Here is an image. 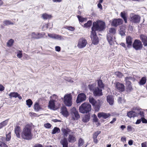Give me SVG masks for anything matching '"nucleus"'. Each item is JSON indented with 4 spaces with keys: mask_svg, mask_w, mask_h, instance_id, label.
Returning a JSON list of instances; mask_svg holds the SVG:
<instances>
[{
    "mask_svg": "<svg viewBox=\"0 0 147 147\" xmlns=\"http://www.w3.org/2000/svg\"><path fill=\"white\" fill-rule=\"evenodd\" d=\"M49 103V107L52 110H55L60 106V100L56 95L53 94L50 97Z\"/></svg>",
    "mask_w": 147,
    "mask_h": 147,
    "instance_id": "nucleus-1",
    "label": "nucleus"
},
{
    "mask_svg": "<svg viewBox=\"0 0 147 147\" xmlns=\"http://www.w3.org/2000/svg\"><path fill=\"white\" fill-rule=\"evenodd\" d=\"M127 115L130 118L136 117L142 118L144 116V112L141 109L134 107L132 111L127 112Z\"/></svg>",
    "mask_w": 147,
    "mask_h": 147,
    "instance_id": "nucleus-2",
    "label": "nucleus"
},
{
    "mask_svg": "<svg viewBox=\"0 0 147 147\" xmlns=\"http://www.w3.org/2000/svg\"><path fill=\"white\" fill-rule=\"evenodd\" d=\"M31 127L29 125H27L23 129L21 133L22 138L27 140L30 139L32 136L31 132Z\"/></svg>",
    "mask_w": 147,
    "mask_h": 147,
    "instance_id": "nucleus-3",
    "label": "nucleus"
},
{
    "mask_svg": "<svg viewBox=\"0 0 147 147\" xmlns=\"http://www.w3.org/2000/svg\"><path fill=\"white\" fill-rule=\"evenodd\" d=\"M105 28V22L102 21L98 20L93 22L92 30L95 32L97 30L101 31L103 30Z\"/></svg>",
    "mask_w": 147,
    "mask_h": 147,
    "instance_id": "nucleus-4",
    "label": "nucleus"
},
{
    "mask_svg": "<svg viewBox=\"0 0 147 147\" xmlns=\"http://www.w3.org/2000/svg\"><path fill=\"white\" fill-rule=\"evenodd\" d=\"M91 106L88 102H84L79 107V111L82 113H87L91 111Z\"/></svg>",
    "mask_w": 147,
    "mask_h": 147,
    "instance_id": "nucleus-5",
    "label": "nucleus"
},
{
    "mask_svg": "<svg viewBox=\"0 0 147 147\" xmlns=\"http://www.w3.org/2000/svg\"><path fill=\"white\" fill-rule=\"evenodd\" d=\"M63 102L65 105L68 107L72 104V97L71 94H67L63 97Z\"/></svg>",
    "mask_w": 147,
    "mask_h": 147,
    "instance_id": "nucleus-6",
    "label": "nucleus"
},
{
    "mask_svg": "<svg viewBox=\"0 0 147 147\" xmlns=\"http://www.w3.org/2000/svg\"><path fill=\"white\" fill-rule=\"evenodd\" d=\"M108 32L107 35V40L111 45H112L113 44V41L114 40V38L111 37V34H114L116 32V30L115 28H111L108 29Z\"/></svg>",
    "mask_w": 147,
    "mask_h": 147,
    "instance_id": "nucleus-7",
    "label": "nucleus"
},
{
    "mask_svg": "<svg viewBox=\"0 0 147 147\" xmlns=\"http://www.w3.org/2000/svg\"><path fill=\"white\" fill-rule=\"evenodd\" d=\"M71 120H76L80 117L78 112L75 107H73L71 109Z\"/></svg>",
    "mask_w": 147,
    "mask_h": 147,
    "instance_id": "nucleus-8",
    "label": "nucleus"
},
{
    "mask_svg": "<svg viewBox=\"0 0 147 147\" xmlns=\"http://www.w3.org/2000/svg\"><path fill=\"white\" fill-rule=\"evenodd\" d=\"M133 47L136 50L142 49L143 45L141 42L138 40H135L133 44Z\"/></svg>",
    "mask_w": 147,
    "mask_h": 147,
    "instance_id": "nucleus-9",
    "label": "nucleus"
},
{
    "mask_svg": "<svg viewBox=\"0 0 147 147\" xmlns=\"http://www.w3.org/2000/svg\"><path fill=\"white\" fill-rule=\"evenodd\" d=\"M87 43L86 40L85 38H82L78 40L77 47L79 49H82L86 46Z\"/></svg>",
    "mask_w": 147,
    "mask_h": 147,
    "instance_id": "nucleus-10",
    "label": "nucleus"
},
{
    "mask_svg": "<svg viewBox=\"0 0 147 147\" xmlns=\"http://www.w3.org/2000/svg\"><path fill=\"white\" fill-rule=\"evenodd\" d=\"M86 99V95L84 93H80L78 95L76 102L78 104L81 103L85 100Z\"/></svg>",
    "mask_w": 147,
    "mask_h": 147,
    "instance_id": "nucleus-11",
    "label": "nucleus"
},
{
    "mask_svg": "<svg viewBox=\"0 0 147 147\" xmlns=\"http://www.w3.org/2000/svg\"><path fill=\"white\" fill-rule=\"evenodd\" d=\"M90 37L92 41V43L94 45H97L98 42V38L96 35V32L92 31Z\"/></svg>",
    "mask_w": 147,
    "mask_h": 147,
    "instance_id": "nucleus-12",
    "label": "nucleus"
},
{
    "mask_svg": "<svg viewBox=\"0 0 147 147\" xmlns=\"http://www.w3.org/2000/svg\"><path fill=\"white\" fill-rule=\"evenodd\" d=\"M115 84V87L117 90L121 92L124 90L125 86L123 84L119 82H116Z\"/></svg>",
    "mask_w": 147,
    "mask_h": 147,
    "instance_id": "nucleus-13",
    "label": "nucleus"
},
{
    "mask_svg": "<svg viewBox=\"0 0 147 147\" xmlns=\"http://www.w3.org/2000/svg\"><path fill=\"white\" fill-rule=\"evenodd\" d=\"M93 94L96 96H102V89L96 87L94 90Z\"/></svg>",
    "mask_w": 147,
    "mask_h": 147,
    "instance_id": "nucleus-14",
    "label": "nucleus"
},
{
    "mask_svg": "<svg viewBox=\"0 0 147 147\" xmlns=\"http://www.w3.org/2000/svg\"><path fill=\"white\" fill-rule=\"evenodd\" d=\"M123 20L121 19H114L112 22L111 25L114 26H117L122 24Z\"/></svg>",
    "mask_w": 147,
    "mask_h": 147,
    "instance_id": "nucleus-15",
    "label": "nucleus"
},
{
    "mask_svg": "<svg viewBox=\"0 0 147 147\" xmlns=\"http://www.w3.org/2000/svg\"><path fill=\"white\" fill-rule=\"evenodd\" d=\"M130 17L131 20L134 23H138L140 21V17L139 16L131 14Z\"/></svg>",
    "mask_w": 147,
    "mask_h": 147,
    "instance_id": "nucleus-16",
    "label": "nucleus"
},
{
    "mask_svg": "<svg viewBox=\"0 0 147 147\" xmlns=\"http://www.w3.org/2000/svg\"><path fill=\"white\" fill-rule=\"evenodd\" d=\"M63 135L67 137L68 134H70L71 133H74L75 132L73 130H71L68 128H62L61 130Z\"/></svg>",
    "mask_w": 147,
    "mask_h": 147,
    "instance_id": "nucleus-17",
    "label": "nucleus"
},
{
    "mask_svg": "<svg viewBox=\"0 0 147 147\" xmlns=\"http://www.w3.org/2000/svg\"><path fill=\"white\" fill-rule=\"evenodd\" d=\"M74 133H71L69 134L68 140L69 142L74 143L76 141V138L75 136L74 135Z\"/></svg>",
    "mask_w": 147,
    "mask_h": 147,
    "instance_id": "nucleus-18",
    "label": "nucleus"
},
{
    "mask_svg": "<svg viewBox=\"0 0 147 147\" xmlns=\"http://www.w3.org/2000/svg\"><path fill=\"white\" fill-rule=\"evenodd\" d=\"M111 116V114L109 113H106L103 112L98 113V116L99 118L103 117L105 119L108 118Z\"/></svg>",
    "mask_w": 147,
    "mask_h": 147,
    "instance_id": "nucleus-19",
    "label": "nucleus"
},
{
    "mask_svg": "<svg viewBox=\"0 0 147 147\" xmlns=\"http://www.w3.org/2000/svg\"><path fill=\"white\" fill-rule=\"evenodd\" d=\"M140 39L142 40L145 46H147V37L146 36L143 34H141L140 36Z\"/></svg>",
    "mask_w": 147,
    "mask_h": 147,
    "instance_id": "nucleus-20",
    "label": "nucleus"
},
{
    "mask_svg": "<svg viewBox=\"0 0 147 147\" xmlns=\"http://www.w3.org/2000/svg\"><path fill=\"white\" fill-rule=\"evenodd\" d=\"M61 144L62 145V147H68V142L67 138H63L60 141Z\"/></svg>",
    "mask_w": 147,
    "mask_h": 147,
    "instance_id": "nucleus-21",
    "label": "nucleus"
},
{
    "mask_svg": "<svg viewBox=\"0 0 147 147\" xmlns=\"http://www.w3.org/2000/svg\"><path fill=\"white\" fill-rule=\"evenodd\" d=\"M126 43L127 44V47L129 48L131 47L132 44V38L130 36L126 37Z\"/></svg>",
    "mask_w": 147,
    "mask_h": 147,
    "instance_id": "nucleus-22",
    "label": "nucleus"
},
{
    "mask_svg": "<svg viewBox=\"0 0 147 147\" xmlns=\"http://www.w3.org/2000/svg\"><path fill=\"white\" fill-rule=\"evenodd\" d=\"M14 131L16 136L18 138H20V133L21 132L20 127L18 126H16L15 128Z\"/></svg>",
    "mask_w": 147,
    "mask_h": 147,
    "instance_id": "nucleus-23",
    "label": "nucleus"
},
{
    "mask_svg": "<svg viewBox=\"0 0 147 147\" xmlns=\"http://www.w3.org/2000/svg\"><path fill=\"white\" fill-rule=\"evenodd\" d=\"M48 35L49 37L53 39H61V36L59 35L48 33Z\"/></svg>",
    "mask_w": 147,
    "mask_h": 147,
    "instance_id": "nucleus-24",
    "label": "nucleus"
},
{
    "mask_svg": "<svg viewBox=\"0 0 147 147\" xmlns=\"http://www.w3.org/2000/svg\"><path fill=\"white\" fill-rule=\"evenodd\" d=\"M107 101L111 105H112L114 103V98L112 96L109 95L107 97Z\"/></svg>",
    "mask_w": 147,
    "mask_h": 147,
    "instance_id": "nucleus-25",
    "label": "nucleus"
},
{
    "mask_svg": "<svg viewBox=\"0 0 147 147\" xmlns=\"http://www.w3.org/2000/svg\"><path fill=\"white\" fill-rule=\"evenodd\" d=\"M127 13L125 11H123L121 13V17L124 19L125 22V23L127 22Z\"/></svg>",
    "mask_w": 147,
    "mask_h": 147,
    "instance_id": "nucleus-26",
    "label": "nucleus"
},
{
    "mask_svg": "<svg viewBox=\"0 0 147 147\" xmlns=\"http://www.w3.org/2000/svg\"><path fill=\"white\" fill-rule=\"evenodd\" d=\"M32 38H33L38 39L42 37L41 34L39 33H37L36 34L34 32H33L31 34Z\"/></svg>",
    "mask_w": 147,
    "mask_h": 147,
    "instance_id": "nucleus-27",
    "label": "nucleus"
},
{
    "mask_svg": "<svg viewBox=\"0 0 147 147\" xmlns=\"http://www.w3.org/2000/svg\"><path fill=\"white\" fill-rule=\"evenodd\" d=\"M102 104V102L99 100L96 101L93 106L99 109Z\"/></svg>",
    "mask_w": 147,
    "mask_h": 147,
    "instance_id": "nucleus-28",
    "label": "nucleus"
},
{
    "mask_svg": "<svg viewBox=\"0 0 147 147\" xmlns=\"http://www.w3.org/2000/svg\"><path fill=\"white\" fill-rule=\"evenodd\" d=\"M34 110L37 111H38L39 110L41 109V108L38 103L37 102L35 103L34 106Z\"/></svg>",
    "mask_w": 147,
    "mask_h": 147,
    "instance_id": "nucleus-29",
    "label": "nucleus"
},
{
    "mask_svg": "<svg viewBox=\"0 0 147 147\" xmlns=\"http://www.w3.org/2000/svg\"><path fill=\"white\" fill-rule=\"evenodd\" d=\"M146 77H143L139 82V84L140 85H144L146 82Z\"/></svg>",
    "mask_w": 147,
    "mask_h": 147,
    "instance_id": "nucleus-30",
    "label": "nucleus"
},
{
    "mask_svg": "<svg viewBox=\"0 0 147 147\" xmlns=\"http://www.w3.org/2000/svg\"><path fill=\"white\" fill-rule=\"evenodd\" d=\"M97 81L98 82V86L99 88L102 89L104 88V84L102 82L101 80H97Z\"/></svg>",
    "mask_w": 147,
    "mask_h": 147,
    "instance_id": "nucleus-31",
    "label": "nucleus"
},
{
    "mask_svg": "<svg viewBox=\"0 0 147 147\" xmlns=\"http://www.w3.org/2000/svg\"><path fill=\"white\" fill-rule=\"evenodd\" d=\"M60 129L57 127H55L52 130L51 133L52 134H54L56 133H58L60 132Z\"/></svg>",
    "mask_w": 147,
    "mask_h": 147,
    "instance_id": "nucleus-32",
    "label": "nucleus"
},
{
    "mask_svg": "<svg viewBox=\"0 0 147 147\" xmlns=\"http://www.w3.org/2000/svg\"><path fill=\"white\" fill-rule=\"evenodd\" d=\"M61 113L65 117H67L68 115V112L64 108L62 109Z\"/></svg>",
    "mask_w": 147,
    "mask_h": 147,
    "instance_id": "nucleus-33",
    "label": "nucleus"
},
{
    "mask_svg": "<svg viewBox=\"0 0 147 147\" xmlns=\"http://www.w3.org/2000/svg\"><path fill=\"white\" fill-rule=\"evenodd\" d=\"M89 102L93 106L96 100L94 98L92 97V96H90L89 98Z\"/></svg>",
    "mask_w": 147,
    "mask_h": 147,
    "instance_id": "nucleus-34",
    "label": "nucleus"
},
{
    "mask_svg": "<svg viewBox=\"0 0 147 147\" xmlns=\"http://www.w3.org/2000/svg\"><path fill=\"white\" fill-rule=\"evenodd\" d=\"M126 81V85L127 88L130 90L132 89L131 83L129 81Z\"/></svg>",
    "mask_w": 147,
    "mask_h": 147,
    "instance_id": "nucleus-35",
    "label": "nucleus"
},
{
    "mask_svg": "<svg viewBox=\"0 0 147 147\" xmlns=\"http://www.w3.org/2000/svg\"><path fill=\"white\" fill-rule=\"evenodd\" d=\"M51 15L47 14L46 13L43 14L42 15V18L43 19L45 20L50 18H51Z\"/></svg>",
    "mask_w": 147,
    "mask_h": 147,
    "instance_id": "nucleus-36",
    "label": "nucleus"
},
{
    "mask_svg": "<svg viewBox=\"0 0 147 147\" xmlns=\"http://www.w3.org/2000/svg\"><path fill=\"white\" fill-rule=\"evenodd\" d=\"M92 24V22L91 21H88L87 22L84 24V26L86 28H88L90 27Z\"/></svg>",
    "mask_w": 147,
    "mask_h": 147,
    "instance_id": "nucleus-37",
    "label": "nucleus"
},
{
    "mask_svg": "<svg viewBox=\"0 0 147 147\" xmlns=\"http://www.w3.org/2000/svg\"><path fill=\"white\" fill-rule=\"evenodd\" d=\"M18 94L17 92H11L9 94V96L11 98L12 97L16 98Z\"/></svg>",
    "mask_w": 147,
    "mask_h": 147,
    "instance_id": "nucleus-38",
    "label": "nucleus"
},
{
    "mask_svg": "<svg viewBox=\"0 0 147 147\" xmlns=\"http://www.w3.org/2000/svg\"><path fill=\"white\" fill-rule=\"evenodd\" d=\"M26 105L28 106V107H30L33 103L32 101L30 99L26 100Z\"/></svg>",
    "mask_w": 147,
    "mask_h": 147,
    "instance_id": "nucleus-39",
    "label": "nucleus"
},
{
    "mask_svg": "<svg viewBox=\"0 0 147 147\" xmlns=\"http://www.w3.org/2000/svg\"><path fill=\"white\" fill-rule=\"evenodd\" d=\"M89 117L88 115H86L83 117L82 121L84 122H87L89 121Z\"/></svg>",
    "mask_w": 147,
    "mask_h": 147,
    "instance_id": "nucleus-40",
    "label": "nucleus"
},
{
    "mask_svg": "<svg viewBox=\"0 0 147 147\" xmlns=\"http://www.w3.org/2000/svg\"><path fill=\"white\" fill-rule=\"evenodd\" d=\"M119 33L121 35V36H123L125 34V27L124 28H121L119 31Z\"/></svg>",
    "mask_w": 147,
    "mask_h": 147,
    "instance_id": "nucleus-41",
    "label": "nucleus"
},
{
    "mask_svg": "<svg viewBox=\"0 0 147 147\" xmlns=\"http://www.w3.org/2000/svg\"><path fill=\"white\" fill-rule=\"evenodd\" d=\"M95 86L94 84H89L88 85V87L90 90H93L94 91V87Z\"/></svg>",
    "mask_w": 147,
    "mask_h": 147,
    "instance_id": "nucleus-42",
    "label": "nucleus"
},
{
    "mask_svg": "<svg viewBox=\"0 0 147 147\" xmlns=\"http://www.w3.org/2000/svg\"><path fill=\"white\" fill-rule=\"evenodd\" d=\"M77 17L79 21L80 22H82L85 21L86 20V18H83V17L78 15L77 16Z\"/></svg>",
    "mask_w": 147,
    "mask_h": 147,
    "instance_id": "nucleus-43",
    "label": "nucleus"
},
{
    "mask_svg": "<svg viewBox=\"0 0 147 147\" xmlns=\"http://www.w3.org/2000/svg\"><path fill=\"white\" fill-rule=\"evenodd\" d=\"M11 132H10L8 134H7L6 135V141H9L11 138Z\"/></svg>",
    "mask_w": 147,
    "mask_h": 147,
    "instance_id": "nucleus-44",
    "label": "nucleus"
},
{
    "mask_svg": "<svg viewBox=\"0 0 147 147\" xmlns=\"http://www.w3.org/2000/svg\"><path fill=\"white\" fill-rule=\"evenodd\" d=\"M127 130L129 132L134 131V128L130 125L128 126L127 127Z\"/></svg>",
    "mask_w": 147,
    "mask_h": 147,
    "instance_id": "nucleus-45",
    "label": "nucleus"
},
{
    "mask_svg": "<svg viewBox=\"0 0 147 147\" xmlns=\"http://www.w3.org/2000/svg\"><path fill=\"white\" fill-rule=\"evenodd\" d=\"M13 24V23L11 22L10 21L8 20H6L4 22V25H8Z\"/></svg>",
    "mask_w": 147,
    "mask_h": 147,
    "instance_id": "nucleus-46",
    "label": "nucleus"
},
{
    "mask_svg": "<svg viewBox=\"0 0 147 147\" xmlns=\"http://www.w3.org/2000/svg\"><path fill=\"white\" fill-rule=\"evenodd\" d=\"M14 40L12 39L8 41L7 43V45L8 46H12Z\"/></svg>",
    "mask_w": 147,
    "mask_h": 147,
    "instance_id": "nucleus-47",
    "label": "nucleus"
},
{
    "mask_svg": "<svg viewBox=\"0 0 147 147\" xmlns=\"http://www.w3.org/2000/svg\"><path fill=\"white\" fill-rule=\"evenodd\" d=\"M84 142L83 140L81 138H80L79 140V146H82L84 144Z\"/></svg>",
    "mask_w": 147,
    "mask_h": 147,
    "instance_id": "nucleus-48",
    "label": "nucleus"
},
{
    "mask_svg": "<svg viewBox=\"0 0 147 147\" xmlns=\"http://www.w3.org/2000/svg\"><path fill=\"white\" fill-rule=\"evenodd\" d=\"M100 131H98L94 133L93 135V138H97L98 135L100 133Z\"/></svg>",
    "mask_w": 147,
    "mask_h": 147,
    "instance_id": "nucleus-49",
    "label": "nucleus"
},
{
    "mask_svg": "<svg viewBox=\"0 0 147 147\" xmlns=\"http://www.w3.org/2000/svg\"><path fill=\"white\" fill-rule=\"evenodd\" d=\"M115 75L119 78H121L123 76L122 73L119 72H117L115 73Z\"/></svg>",
    "mask_w": 147,
    "mask_h": 147,
    "instance_id": "nucleus-50",
    "label": "nucleus"
},
{
    "mask_svg": "<svg viewBox=\"0 0 147 147\" xmlns=\"http://www.w3.org/2000/svg\"><path fill=\"white\" fill-rule=\"evenodd\" d=\"M0 146L1 147H8L5 143L1 141H0Z\"/></svg>",
    "mask_w": 147,
    "mask_h": 147,
    "instance_id": "nucleus-51",
    "label": "nucleus"
},
{
    "mask_svg": "<svg viewBox=\"0 0 147 147\" xmlns=\"http://www.w3.org/2000/svg\"><path fill=\"white\" fill-rule=\"evenodd\" d=\"M44 126L45 127L47 128H50L51 126V125L49 123L45 124Z\"/></svg>",
    "mask_w": 147,
    "mask_h": 147,
    "instance_id": "nucleus-52",
    "label": "nucleus"
},
{
    "mask_svg": "<svg viewBox=\"0 0 147 147\" xmlns=\"http://www.w3.org/2000/svg\"><path fill=\"white\" fill-rule=\"evenodd\" d=\"M48 27V25L47 24H44L42 27V29L43 30H46Z\"/></svg>",
    "mask_w": 147,
    "mask_h": 147,
    "instance_id": "nucleus-53",
    "label": "nucleus"
},
{
    "mask_svg": "<svg viewBox=\"0 0 147 147\" xmlns=\"http://www.w3.org/2000/svg\"><path fill=\"white\" fill-rule=\"evenodd\" d=\"M22 51H20L18 53L17 56L19 58H21L22 57V54L21 53Z\"/></svg>",
    "mask_w": 147,
    "mask_h": 147,
    "instance_id": "nucleus-54",
    "label": "nucleus"
},
{
    "mask_svg": "<svg viewBox=\"0 0 147 147\" xmlns=\"http://www.w3.org/2000/svg\"><path fill=\"white\" fill-rule=\"evenodd\" d=\"M8 121V120H6L1 122V123L2 124V125L4 127L7 124V123Z\"/></svg>",
    "mask_w": 147,
    "mask_h": 147,
    "instance_id": "nucleus-55",
    "label": "nucleus"
},
{
    "mask_svg": "<svg viewBox=\"0 0 147 147\" xmlns=\"http://www.w3.org/2000/svg\"><path fill=\"white\" fill-rule=\"evenodd\" d=\"M67 29L68 30L73 31L74 30V27L72 26H67Z\"/></svg>",
    "mask_w": 147,
    "mask_h": 147,
    "instance_id": "nucleus-56",
    "label": "nucleus"
},
{
    "mask_svg": "<svg viewBox=\"0 0 147 147\" xmlns=\"http://www.w3.org/2000/svg\"><path fill=\"white\" fill-rule=\"evenodd\" d=\"M144 115L142 118L140 117L141 119H142V121L143 123H147V120L146 119L144 118Z\"/></svg>",
    "mask_w": 147,
    "mask_h": 147,
    "instance_id": "nucleus-57",
    "label": "nucleus"
},
{
    "mask_svg": "<svg viewBox=\"0 0 147 147\" xmlns=\"http://www.w3.org/2000/svg\"><path fill=\"white\" fill-rule=\"evenodd\" d=\"M132 78L130 76L127 77L125 78V81H129L130 80H132Z\"/></svg>",
    "mask_w": 147,
    "mask_h": 147,
    "instance_id": "nucleus-58",
    "label": "nucleus"
},
{
    "mask_svg": "<svg viewBox=\"0 0 147 147\" xmlns=\"http://www.w3.org/2000/svg\"><path fill=\"white\" fill-rule=\"evenodd\" d=\"M126 138L125 137H123L121 138V141L123 142H125L126 141Z\"/></svg>",
    "mask_w": 147,
    "mask_h": 147,
    "instance_id": "nucleus-59",
    "label": "nucleus"
},
{
    "mask_svg": "<svg viewBox=\"0 0 147 147\" xmlns=\"http://www.w3.org/2000/svg\"><path fill=\"white\" fill-rule=\"evenodd\" d=\"M95 116L93 118V121H94L95 122H98V119L97 118L96 116L95 115H94Z\"/></svg>",
    "mask_w": 147,
    "mask_h": 147,
    "instance_id": "nucleus-60",
    "label": "nucleus"
},
{
    "mask_svg": "<svg viewBox=\"0 0 147 147\" xmlns=\"http://www.w3.org/2000/svg\"><path fill=\"white\" fill-rule=\"evenodd\" d=\"M4 89V86L1 84H0V91H3Z\"/></svg>",
    "mask_w": 147,
    "mask_h": 147,
    "instance_id": "nucleus-61",
    "label": "nucleus"
},
{
    "mask_svg": "<svg viewBox=\"0 0 147 147\" xmlns=\"http://www.w3.org/2000/svg\"><path fill=\"white\" fill-rule=\"evenodd\" d=\"M55 50L57 51H60V47L59 46L56 47Z\"/></svg>",
    "mask_w": 147,
    "mask_h": 147,
    "instance_id": "nucleus-62",
    "label": "nucleus"
},
{
    "mask_svg": "<svg viewBox=\"0 0 147 147\" xmlns=\"http://www.w3.org/2000/svg\"><path fill=\"white\" fill-rule=\"evenodd\" d=\"M142 121V119H138L136 123V124H140Z\"/></svg>",
    "mask_w": 147,
    "mask_h": 147,
    "instance_id": "nucleus-63",
    "label": "nucleus"
},
{
    "mask_svg": "<svg viewBox=\"0 0 147 147\" xmlns=\"http://www.w3.org/2000/svg\"><path fill=\"white\" fill-rule=\"evenodd\" d=\"M146 142L142 143L141 144L142 147H147Z\"/></svg>",
    "mask_w": 147,
    "mask_h": 147,
    "instance_id": "nucleus-64",
    "label": "nucleus"
}]
</instances>
